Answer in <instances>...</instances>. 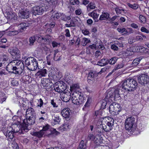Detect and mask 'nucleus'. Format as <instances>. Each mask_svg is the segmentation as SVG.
<instances>
[{
	"label": "nucleus",
	"instance_id": "6ab92c4d",
	"mask_svg": "<svg viewBox=\"0 0 149 149\" xmlns=\"http://www.w3.org/2000/svg\"><path fill=\"white\" fill-rule=\"evenodd\" d=\"M47 74V70L46 69H41L38 70L35 76L36 78H40L45 77Z\"/></svg>",
	"mask_w": 149,
	"mask_h": 149
},
{
	"label": "nucleus",
	"instance_id": "0e129e2a",
	"mask_svg": "<svg viewBox=\"0 0 149 149\" xmlns=\"http://www.w3.org/2000/svg\"><path fill=\"white\" fill-rule=\"evenodd\" d=\"M111 49L117 51L118 50V47L115 45H112L111 46Z\"/></svg>",
	"mask_w": 149,
	"mask_h": 149
},
{
	"label": "nucleus",
	"instance_id": "69168bd1",
	"mask_svg": "<svg viewBox=\"0 0 149 149\" xmlns=\"http://www.w3.org/2000/svg\"><path fill=\"white\" fill-rule=\"evenodd\" d=\"M119 90L118 89H116L115 90L114 92V93H113V94L115 95V96L118 97V96H119Z\"/></svg>",
	"mask_w": 149,
	"mask_h": 149
},
{
	"label": "nucleus",
	"instance_id": "ddd939ff",
	"mask_svg": "<svg viewBox=\"0 0 149 149\" xmlns=\"http://www.w3.org/2000/svg\"><path fill=\"white\" fill-rule=\"evenodd\" d=\"M46 9L45 7L43 6L34 7L32 13L35 15H41L44 11L46 10Z\"/></svg>",
	"mask_w": 149,
	"mask_h": 149
},
{
	"label": "nucleus",
	"instance_id": "c85d7f7f",
	"mask_svg": "<svg viewBox=\"0 0 149 149\" xmlns=\"http://www.w3.org/2000/svg\"><path fill=\"white\" fill-rule=\"evenodd\" d=\"M45 132L42 130L38 132H34L32 134L33 136H36L38 138H41L43 136Z\"/></svg>",
	"mask_w": 149,
	"mask_h": 149
},
{
	"label": "nucleus",
	"instance_id": "6e6552de",
	"mask_svg": "<svg viewBox=\"0 0 149 149\" xmlns=\"http://www.w3.org/2000/svg\"><path fill=\"white\" fill-rule=\"evenodd\" d=\"M48 76L49 79L53 81H57L60 79L61 77L58 72L56 71L54 68L52 67H50L49 69Z\"/></svg>",
	"mask_w": 149,
	"mask_h": 149
},
{
	"label": "nucleus",
	"instance_id": "c03bdc74",
	"mask_svg": "<svg viewBox=\"0 0 149 149\" xmlns=\"http://www.w3.org/2000/svg\"><path fill=\"white\" fill-rule=\"evenodd\" d=\"M70 19L71 17L70 16L64 15L61 17L62 20L64 21H67L70 20Z\"/></svg>",
	"mask_w": 149,
	"mask_h": 149
},
{
	"label": "nucleus",
	"instance_id": "f257e3e1",
	"mask_svg": "<svg viewBox=\"0 0 149 149\" xmlns=\"http://www.w3.org/2000/svg\"><path fill=\"white\" fill-rule=\"evenodd\" d=\"M19 51L16 48L12 49L10 52L12 58L14 60L10 62V68H11L10 73L19 74L23 71L24 67L23 63L20 60L16 59L19 58Z\"/></svg>",
	"mask_w": 149,
	"mask_h": 149
},
{
	"label": "nucleus",
	"instance_id": "4be33fe9",
	"mask_svg": "<svg viewBox=\"0 0 149 149\" xmlns=\"http://www.w3.org/2000/svg\"><path fill=\"white\" fill-rule=\"evenodd\" d=\"M128 29L130 31V32H128L127 30L125 28H118L117 29V30L118 32L122 34V35L126 34L128 33H133V31L132 28H129Z\"/></svg>",
	"mask_w": 149,
	"mask_h": 149
},
{
	"label": "nucleus",
	"instance_id": "393cba45",
	"mask_svg": "<svg viewBox=\"0 0 149 149\" xmlns=\"http://www.w3.org/2000/svg\"><path fill=\"white\" fill-rule=\"evenodd\" d=\"M115 95L113 94V93L111 92H109L107 94V95L106 96L105 99L106 100H108L109 101L111 100L112 101L113 100H114L115 99Z\"/></svg>",
	"mask_w": 149,
	"mask_h": 149
},
{
	"label": "nucleus",
	"instance_id": "b1692460",
	"mask_svg": "<svg viewBox=\"0 0 149 149\" xmlns=\"http://www.w3.org/2000/svg\"><path fill=\"white\" fill-rule=\"evenodd\" d=\"M109 63L107 58H103L97 62V65L100 66H104L107 65Z\"/></svg>",
	"mask_w": 149,
	"mask_h": 149
},
{
	"label": "nucleus",
	"instance_id": "58836bf2",
	"mask_svg": "<svg viewBox=\"0 0 149 149\" xmlns=\"http://www.w3.org/2000/svg\"><path fill=\"white\" fill-rule=\"evenodd\" d=\"M61 15V14L58 13H56L53 14L51 17L52 19H53L54 20H56L59 18Z\"/></svg>",
	"mask_w": 149,
	"mask_h": 149
},
{
	"label": "nucleus",
	"instance_id": "7ed1b4c3",
	"mask_svg": "<svg viewBox=\"0 0 149 149\" xmlns=\"http://www.w3.org/2000/svg\"><path fill=\"white\" fill-rule=\"evenodd\" d=\"M71 100L74 104L77 105L81 104L86 101V99L83 97V94L79 92H75L72 93Z\"/></svg>",
	"mask_w": 149,
	"mask_h": 149
},
{
	"label": "nucleus",
	"instance_id": "a19ab883",
	"mask_svg": "<svg viewBox=\"0 0 149 149\" xmlns=\"http://www.w3.org/2000/svg\"><path fill=\"white\" fill-rule=\"evenodd\" d=\"M42 39L44 40L45 42L49 43L51 41L50 36L49 35L46 36L45 37L42 38Z\"/></svg>",
	"mask_w": 149,
	"mask_h": 149
},
{
	"label": "nucleus",
	"instance_id": "8fccbe9b",
	"mask_svg": "<svg viewBox=\"0 0 149 149\" xmlns=\"http://www.w3.org/2000/svg\"><path fill=\"white\" fill-rule=\"evenodd\" d=\"M114 121V120L113 119H112L110 121L107 122V125L111 127V129H112V127L113 125Z\"/></svg>",
	"mask_w": 149,
	"mask_h": 149
},
{
	"label": "nucleus",
	"instance_id": "7c9ffc66",
	"mask_svg": "<svg viewBox=\"0 0 149 149\" xmlns=\"http://www.w3.org/2000/svg\"><path fill=\"white\" fill-rule=\"evenodd\" d=\"M79 88V84H73L70 87V89L71 91H73L74 92H79L76 90Z\"/></svg>",
	"mask_w": 149,
	"mask_h": 149
},
{
	"label": "nucleus",
	"instance_id": "09e8293b",
	"mask_svg": "<svg viewBox=\"0 0 149 149\" xmlns=\"http://www.w3.org/2000/svg\"><path fill=\"white\" fill-rule=\"evenodd\" d=\"M70 2L73 5H79V1L78 0H70Z\"/></svg>",
	"mask_w": 149,
	"mask_h": 149
},
{
	"label": "nucleus",
	"instance_id": "e2e57ef3",
	"mask_svg": "<svg viewBox=\"0 0 149 149\" xmlns=\"http://www.w3.org/2000/svg\"><path fill=\"white\" fill-rule=\"evenodd\" d=\"M49 126L48 125H46L45 126H44L42 130H41L42 131L45 132L46 131L48 130L49 129Z\"/></svg>",
	"mask_w": 149,
	"mask_h": 149
},
{
	"label": "nucleus",
	"instance_id": "a878e982",
	"mask_svg": "<svg viewBox=\"0 0 149 149\" xmlns=\"http://www.w3.org/2000/svg\"><path fill=\"white\" fill-rule=\"evenodd\" d=\"M51 82V81L49 78H45L41 80V84L44 87L48 86L49 84Z\"/></svg>",
	"mask_w": 149,
	"mask_h": 149
},
{
	"label": "nucleus",
	"instance_id": "cd10ccee",
	"mask_svg": "<svg viewBox=\"0 0 149 149\" xmlns=\"http://www.w3.org/2000/svg\"><path fill=\"white\" fill-rule=\"evenodd\" d=\"M109 16V14L107 13H102L100 16L99 19L100 20H102L108 19Z\"/></svg>",
	"mask_w": 149,
	"mask_h": 149
},
{
	"label": "nucleus",
	"instance_id": "bb28decb",
	"mask_svg": "<svg viewBox=\"0 0 149 149\" xmlns=\"http://www.w3.org/2000/svg\"><path fill=\"white\" fill-rule=\"evenodd\" d=\"M54 59L55 61H58L61 60V55L60 52L58 50H56L54 51Z\"/></svg>",
	"mask_w": 149,
	"mask_h": 149
},
{
	"label": "nucleus",
	"instance_id": "4c0bfd02",
	"mask_svg": "<svg viewBox=\"0 0 149 149\" xmlns=\"http://www.w3.org/2000/svg\"><path fill=\"white\" fill-rule=\"evenodd\" d=\"M86 148V143H84V141L82 140L80 142L79 147L77 149H85Z\"/></svg>",
	"mask_w": 149,
	"mask_h": 149
},
{
	"label": "nucleus",
	"instance_id": "2eb2a0df",
	"mask_svg": "<svg viewBox=\"0 0 149 149\" xmlns=\"http://www.w3.org/2000/svg\"><path fill=\"white\" fill-rule=\"evenodd\" d=\"M60 98L63 101L67 102L70 99L71 93L69 92L62 93L60 94Z\"/></svg>",
	"mask_w": 149,
	"mask_h": 149
},
{
	"label": "nucleus",
	"instance_id": "4468645a",
	"mask_svg": "<svg viewBox=\"0 0 149 149\" xmlns=\"http://www.w3.org/2000/svg\"><path fill=\"white\" fill-rule=\"evenodd\" d=\"M98 73L96 71L91 70L89 73L88 77V83L91 84L94 81V78L97 77Z\"/></svg>",
	"mask_w": 149,
	"mask_h": 149
},
{
	"label": "nucleus",
	"instance_id": "39448f33",
	"mask_svg": "<svg viewBox=\"0 0 149 149\" xmlns=\"http://www.w3.org/2000/svg\"><path fill=\"white\" fill-rule=\"evenodd\" d=\"M135 118L132 116L127 118L125 121V128L130 132L134 131L136 129Z\"/></svg>",
	"mask_w": 149,
	"mask_h": 149
},
{
	"label": "nucleus",
	"instance_id": "f704fd0d",
	"mask_svg": "<svg viewBox=\"0 0 149 149\" xmlns=\"http://www.w3.org/2000/svg\"><path fill=\"white\" fill-rule=\"evenodd\" d=\"M100 127H102V129L105 131V132H107L110 131L112 129L111 127L108 126L107 125H100Z\"/></svg>",
	"mask_w": 149,
	"mask_h": 149
},
{
	"label": "nucleus",
	"instance_id": "de8ad7c7",
	"mask_svg": "<svg viewBox=\"0 0 149 149\" xmlns=\"http://www.w3.org/2000/svg\"><path fill=\"white\" fill-rule=\"evenodd\" d=\"M47 60H49V61H51L53 62L54 61H55V59H54V56H53L51 54L48 55L46 57Z\"/></svg>",
	"mask_w": 149,
	"mask_h": 149
},
{
	"label": "nucleus",
	"instance_id": "37998d69",
	"mask_svg": "<svg viewBox=\"0 0 149 149\" xmlns=\"http://www.w3.org/2000/svg\"><path fill=\"white\" fill-rule=\"evenodd\" d=\"M115 10L117 14H121L122 12H123L124 11V9H120L119 8H115Z\"/></svg>",
	"mask_w": 149,
	"mask_h": 149
},
{
	"label": "nucleus",
	"instance_id": "f8f14e48",
	"mask_svg": "<svg viewBox=\"0 0 149 149\" xmlns=\"http://www.w3.org/2000/svg\"><path fill=\"white\" fill-rule=\"evenodd\" d=\"M10 29L17 25V16L15 13H13L10 10Z\"/></svg>",
	"mask_w": 149,
	"mask_h": 149
},
{
	"label": "nucleus",
	"instance_id": "bf43d9fd",
	"mask_svg": "<svg viewBox=\"0 0 149 149\" xmlns=\"http://www.w3.org/2000/svg\"><path fill=\"white\" fill-rule=\"evenodd\" d=\"M54 122L57 123H58L60 122V119L59 116H54Z\"/></svg>",
	"mask_w": 149,
	"mask_h": 149
},
{
	"label": "nucleus",
	"instance_id": "603ef678",
	"mask_svg": "<svg viewBox=\"0 0 149 149\" xmlns=\"http://www.w3.org/2000/svg\"><path fill=\"white\" fill-rule=\"evenodd\" d=\"M134 39V40H135V41H141L143 40L142 37L141 36H136Z\"/></svg>",
	"mask_w": 149,
	"mask_h": 149
},
{
	"label": "nucleus",
	"instance_id": "13d9d810",
	"mask_svg": "<svg viewBox=\"0 0 149 149\" xmlns=\"http://www.w3.org/2000/svg\"><path fill=\"white\" fill-rule=\"evenodd\" d=\"M141 32H145L147 33H149V31L145 27H142L141 29Z\"/></svg>",
	"mask_w": 149,
	"mask_h": 149
},
{
	"label": "nucleus",
	"instance_id": "1a4fd4ad",
	"mask_svg": "<svg viewBox=\"0 0 149 149\" xmlns=\"http://www.w3.org/2000/svg\"><path fill=\"white\" fill-rule=\"evenodd\" d=\"M121 108L120 104L113 103L111 104L109 107L110 113L112 115H116L120 111Z\"/></svg>",
	"mask_w": 149,
	"mask_h": 149
},
{
	"label": "nucleus",
	"instance_id": "a211bd4d",
	"mask_svg": "<svg viewBox=\"0 0 149 149\" xmlns=\"http://www.w3.org/2000/svg\"><path fill=\"white\" fill-rule=\"evenodd\" d=\"M61 113L63 117L65 118H68L71 115V111L69 108H66L62 110Z\"/></svg>",
	"mask_w": 149,
	"mask_h": 149
},
{
	"label": "nucleus",
	"instance_id": "6e6d98bb",
	"mask_svg": "<svg viewBox=\"0 0 149 149\" xmlns=\"http://www.w3.org/2000/svg\"><path fill=\"white\" fill-rule=\"evenodd\" d=\"M82 13V11L81 9L79 8L75 10V13L77 15H80Z\"/></svg>",
	"mask_w": 149,
	"mask_h": 149
},
{
	"label": "nucleus",
	"instance_id": "3c124183",
	"mask_svg": "<svg viewBox=\"0 0 149 149\" xmlns=\"http://www.w3.org/2000/svg\"><path fill=\"white\" fill-rule=\"evenodd\" d=\"M51 132L50 134V135L54 134L55 135H57L59 134V132L57 131L56 129H52L51 130Z\"/></svg>",
	"mask_w": 149,
	"mask_h": 149
},
{
	"label": "nucleus",
	"instance_id": "79ce46f5",
	"mask_svg": "<svg viewBox=\"0 0 149 149\" xmlns=\"http://www.w3.org/2000/svg\"><path fill=\"white\" fill-rule=\"evenodd\" d=\"M117 59L118 58L117 57H113L111 58L109 60V63L110 64H114L116 63Z\"/></svg>",
	"mask_w": 149,
	"mask_h": 149
},
{
	"label": "nucleus",
	"instance_id": "774afa93",
	"mask_svg": "<svg viewBox=\"0 0 149 149\" xmlns=\"http://www.w3.org/2000/svg\"><path fill=\"white\" fill-rule=\"evenodd\" d=\"M131 26L134 29H137L138 27V25L134 23H132L131 24Z\"/></svg>",
	"mask_w": 149,
	"mask_h": 149
},
{
	"label": "nucleus",
	"instance_id": "412c9836",
	"mask_svg": "<svg viewBox=\"0 0 149 149\" xmlns=\"http://www.w3.org/2000/svg\"><path fill=\"white\" fill-rule=\"evenodd\" d=\"M26 115L27 118L30 116L31 117H36L35 111L34 109L31 107L27 109L26 111Z\"/></svg>",
	"mask_w": 149,
	"mask_h": 149
},
{
	"label": "nucleus",
	"instance_id": "c9c22d12",
	"mask_svg": "<svg viewBox=\"0 0 149 149\" xmlns=\"http://www.w3.org/2000/svg\"><path fill=\"white\" fill-rule=\"evenodd\" d=\"M127 4L129 7L134 10L137 9L139 7L138 5L136 3H134L133 4H132L129 3H127Z\"/></svg>",
	"mask_w": 149,
	"mask_h": 149
},
{
	"label": "nucleus",
	"instance_id": "2f4dec72",
	"mask_svg": "<svg viewBox=\"0 0 149 149\" xmlns=\"http://www.w3.org/2000/svg\"><path fill=\"white\" fill-rule=\"evenodd\" d=\"M90 42V40L89 39L86 38H83L81 41V43L83 46H84Z\"/></svg>",
	"mask_w": 149,
	"mask_h": 149
},
{
	"label": "nucleus",
	"instance_id": "864d4df0",
	"mask_svg": "<svg viewBox=\"0 0 149 149\" xmlns=\"http://www.w3.org/2000/svg\"><path fill=\"white\" fill-rule=\"evenodd\" d=\"M38 102L39 104H38L37 106L40 108L41 107L44 103L43 100H42V99L40 98L38 100Z\"/></svg>",
	"mask_w": 149,
	"mask_h": 149
},
{
	"label": "nucleus",
	"instance_id": "0eeeda50",
	"mask_svg": "<svg viewBox=\"0 0 149 149\" xmlns=\"http://www.w3.org/2000/svg\"><path fill=\"white\" fill-rule=\"evenodd\" d=\"M28 119H24L23 121L22 124L23 130L25 132H27L29 131L28 126L33 124L35 122L36 117H29Z\"/></svg>",
	"mask_w": 149,
	"mask_h": 149
},
{
	"label": "nucleus",
	"instance_id": "4d7b16f0",
	"mask_svg": "<svg viewBox=\"0 0 149 149\" xmlns=\"http://www.w3.org/2000/svg\"><path fill=\"white\" fill-rule=\"evenodd\" d=\"M18 84V81L15 79L12 80L11 81V84L12 86H16Z\"/></svg>",
	"mask_w": 149,
	"mask_h": 149
},
{
	"label": "nucleus",
	"instance_id": "c756f323",
	"mask_svg": "<svg viewBox=\"0 0 149 149\" xmlns=\"http://www.w3.org/2000/svg\"><path fill=\"white\" fill-rule=\"evenodd\" d=\"M87 11L89 12L91 10H93L95 9L96 8L95 4L93 3H90L87 6Z\"/></svg>",
	"mask_w": 149,
	"mask_h": 149
},
{
	"label": "nucleus",
	"instance_id": "5fc2aeb1",
	"mask_svg": "<svg viewBox=\"0 0 149 149\" xmlns=\"http://www.w3.org/2000/svg\"><path fill=\"white\" fill-rule=\"evenodd\" d=\"M65 35L67 37H70L71 36L69 30L67 29L65 30Z\"/></svg>",
	"mask_w": 149,
	"mask_h": 149
},
{
	"label": "nucleus",
	"instance_id": "72a5a7b5",
	"mask_svg": "<svg viewBox=\"0 0 149 149\" xmlns=\"http://www.w3.org/2000/svg\"><path fill=\"white\" fill-rule=\"evenodd\" d=\"M141 58H136L133 61L132 63V65L133 67L135 66L138 65L139 63Z\"/></svg>",
	"mask_w": 149,
	"mask_h": 149
},
{
	"label": "nucleus",
	"instance_id": "052dcab7",
	"mask_svg": "<svg viewBox=\"0 0 149 149\" xmlns=\"http://www.w3.org/2000/svg\"><path fill=\"white\" fill-rule=\"evenodd\" d=\"M50 103L54 107H58L57 105L56 104L54 100H51Z\"/></svg>",
	"mask_w": 149,
	"mask_h": 149
},
{
	"label": "nucleus",
	"instance_id": "a18cd8bd",
	"mask_svg": "<svg viewBox=\"0 0 149 149\" xmlns=\"http://www.w3.org/2000/svg\"><path fill=\"white\" fill-rule=\"evenodd\" d=\"M18 33V31L15 30L14 28H13L10 30V35H15L17 34Z\"/></svg>",
	"mask_w": 149,
	"mask_h": 149
},
{
	"label": "nucleus",
	"instance_id": "ea45409f",
	"mask_svg": "<svg viewBox=\"0 0 149 149\" xmlns=\"http://www.w3.org/2000/svg\"><path fill=\"white\" fill-rule=\"evenodd\" d=\"M68 24H65V26L67 27H74L75 26V24L74 22L71 20H70V22L69 24V22H68Z\"/></svg>",
	"mask_w": 149,
	"mask_h": 149
},
{
	"label": "nucleus",
	"instance_id": "e433bc0d",
	"mask_svg": "<svg viewBox=\"0 0 149 149\" xmlns=\"http://www.w3.org/2000/svg\"><path fill=\"white\" fill-rule=\"evenodd\" d=\"M11 143L12 147H10V149H19L18 145L15 141H12Z\"/></svg>",
	"mask_w": 149,
	"mask_h": 149
},
{
	"label": "nucleus",
	"instance_id": "338daca9",
	"mask_svg": "<svg viewBox=\"0 0 149 149\" xmlns=\"http://www.w3.org/2000/svg\"><path fill=\"white\" fill-rule=\"evenodd\" d=\"M82 32L85 35H88L89 33V31L86 29L83 30Z\"/></svg>",
	"mask_w": 149,
	"mask_h": 149
},
{
	"label": "nucleus",
	"instance_id": "9d476101",
	"mask_svg": "<svg viewBox=\"0 0 149 149\" xmlns=\"http://www.w3.org/2000/svg\"><path fill=\"white\" fill-rule=\"evenodd\" d=\"M138 83L142 85H145L149 83V76L145 74L140 75L138 77Z\"/></svg>",
	"mask_w": 149,
	"mask_h": 149
},
{
	"label": "nucleus",
	"instance_id": "f03ea898",
	"mask_svg": "<svg viewBox=\"0 0 149 149\" xmlns=\"http://www.w3.org/2000/svg\"><path fill=\"white\" fill-rule=\"evenodd\" d=\"M137 85L136 80L132 79H128L124 81L122 87L126 91H133L136 89Z\"/></svg>",
	"mask_w": 149,
	"mask_h": 149
},
{
	"label": "nucleus",
	"instance_id": "423d86ee",
	"mask_svg": "<svg viewBox=\"0 0 149 149\" xmlns=\"http://www.w3.org/2000/svg\"><path fill=\"white\" fill-rule=\"evenodd\" d=\"M10 132L13 133H24V131L23 130V125L22 126L20 123L17 122V123H12L10 127Z\"/></svg>",
	"mask_w": 149,
	"mask_h": 149
},
{
	"label": "nucleus",
	"instance_id": "9b49d317",
	"mask_svg": "<svg viewBox=\"0 0 149 149\" xmlns=\"http://www.w3.org/2000/svg\"><path fill=\"white\" fill-rule=\"evenodd\" d=\"M58 86L55 85L54 86L55 90L58 93H62L66 89V84L63 81H60L58 82Z\"/></svg>",
	"mask_w": 149,
	"mask_h": 149
},
{
	"label": "nucleus",
	"instance_id": "f3484780",
	"mask_svg": "<svg viewBox=\"0 0 149 149\" xmlns=\"http://www.w3.org/2000/svg\"><path fill=\"white\" fill-rule=\"evenodd\" d=\"M30 12L26 10L19 11L18 13L19 17L22 18H27L29 17Z\"/></svg>",
	"mask_w": 149,
	"mask_h": 149
},
{
	"label": "nucleus",
	"instance_id": "473e14b6",
	"mask_svg": "<svg viewBox=\"0 0 149 149\" xmlns=\"http://www.w3.org/2000/svg\"><path fill=\"white\" fill-rule=\"evenodd\" d=\"M95 138V136L92 133H90L88 136L86 137L85 139L86 142L88 140H94Z\"/></svg>",
	"mask_w": 149,
	"mask_h": 149
},
{
	"label": "nucleus",
	"instance_id": "49530a36",
	"mask_svg": "<svg viewBox=\"0 0 149 149\" xmlns=\"http://www.w3.org/2000/svg\"><path fill=\"white\" fill-rule=\"evenodd\" d=\"M36 40V39L34 36H32L30 37L29 38V42H30L29 45H33V44L35 42Z\"/></svg>",
	"mask_w": 149,
	"mask_h": 149
},
{
	"label": "nucleus",
	"instance_id": "aec40b11",
	"mask_svg": "<svg viewBox=\"0 0 149 149\" xmlns=\"http://www.w3.org/2000/svg\"><path fill=\"white\" fill-rule=\"evenodd\" d=\"M30 24L28 22L22 23L18 25L19 31V32H22L26 28L30 26Z\"/></svg>",
	"mask_w": 149,
	"mask_h": 149
},
{
	"label": "nucleus",
	"instance_id": "680f3d73",
	"mask_svg": "<svg viewBox=\"0 0 149 149\" xmlns=\"http://www.w3.org/2000/svg\"><path fill=\"white\" fill-rule=\"evenodd\" d=\"M139 19L142 23H144L146 21V18L143 16H140L139 17Z\"/></svg>",
	"mask_w": 149,
	"mask_h": 149
},
{
	"label": "nucleus",
	"instance_id": "20e7f679",
	"mask_svg": "<svg viewBox=\"0 0 149 149\" xmlns=\"http://www.w3.org/2000/svg\"><path fill=\"white\" fill-rule=\"evenodd\" d=\"M25 63L28 69L30 70H35L38 67L37 60L33 57H29L26 58Z\"/></svg>",
	"mask_w": 149,
	"mask_h": 149
},
{
	"label": "nucleus",
	"instance_id": "dca6fc26",
	"mask_svg": "<svg viewBox=\"0 0 149 149\" xmlns=\"http://www.w3.org/2000/svg\"><path fill=\"white\" fill-rule=\"evenodd\" d=\"M18 4L19 5H20L19 6L20 8L21 6H22V5H23V3H22L21 2H18L16 0H12V1H11V3H10V7L12 9V10H16V9H17V7L18 8L19 6Z\"/></svg>",
	"mask_w": 149,
	"mask_h": 149
},
{
	"label": "nucleus",
	"instance_id": "5701e85b",
	"mask_svg": "<svg viewBox=\"0 0 149 149\" xmlns=\"http://www.w3.org/2000/svg\"><path fill=\"white\" fill-rule=\"evenodd\" d=\"M88 15L92 17L95 22H97L98 21L97 18L99 16V14L96 13L95 10H94L92 12L89 13Z\"/></svg>",
	"mask_w": 149,
	"mask_h": 149
}]
</instances>
